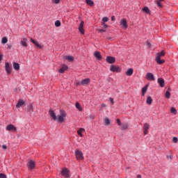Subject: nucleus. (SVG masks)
Listing matches in <instances>:
<instances>
[{"label": "nucleus", "instance_id": "f257e3e1", "mask_svg": "<svg viewBox=\"0 0 178 178\" xmlns=\"http://www.w3.org/2000/svg\"><path fill=\"white\" fill-rule=\"evenodd\" d=\"M49 115L53 120L63 123V122H65V119H66L67 114L65 111L60 110V115L56 116V114H55V111H54V110H49Z\"/></svg>", "mask_w": 178, "mask_h": 178}, {"label": "nucleus", "instance_id": "f03ea898", "mask_svg": "<svg viewBox=\"0 0 178 178\" xmlns=\"http://www.w3.org/2000/svg\"><path fill=\"white\" fill-rule=\"evenodd\" d=\"M165 51L163 50L156 54L155 60L157 63H159V65H162V63H165V60L161 59V58H162V56H165Z\"/></svg>", "mask_w": 178, "mask_h": 178}, {"label": "nucleus", "instance_id": "7ed1b4c3", "mask_svg": "<svg viewBox=\"0 0 178 178\" xmlns=\"http://www.w3.org/2000/svg\"><path fill=\"white\" fill-rule=\"evenodd\" d=\"M75 156L77 161H83L84 156H83V152L79 149L75 150Z\"/></svg>", "mask_w": 178, "mask_h": 178}, {"label": "nucleus", "instance_id": "20e7f679", "mask_svg": "<svg viewBox=\"0 0 178 178\" xmlns=\"http://www.w3.org/2000/svg\"><path fill=\"white\" fill-rule=\"evenodd\" d=\"M110 71L111 72H115V73H120L121 72V70H120V67H119V66H116V65H111L110 66Z\"/></svg>", "mask_w": 178, "mask_h": 178}, {"label": "nucleus", "instance_id": "39448f33", "mask_svg": "<svg viewBox=\"0 0 178 178\" xmlns=\"http://www.w3.org/2000/svg\"><path fill=\"white\" fill-rule=\"evenodd\" d=\"M5 70L7 74H10V73H12V65H10L9 63H5Z\"/></svg>", "mask_w": 178, "mask_h": 178}, {"label": "nucleus", "instance_id": "423d86ee", "mask_svg": "<svg viewBox=\"0 0 178 178\" xmlns=\"http://www.w3.org/2000/svg\"><path fill=\"white\" fill-rule=\"evenodd\" d=\"M26 166L28 168V169H34L35 168V162H34V161L33 160H30L27 164Z\"/></svg>", "mask_w": 178, "mask_h": 178}, {"label": "nucleus", "instance_id": "0eeeda50", "mask_svg": "<svg viewBox=\"0 0 178 178\" xmlns=\"http://www.w3.org/2000/svg\"><path fill=\"white\" fill-rule=\"evenodd\" d=\"M146 79L147 80H149L150 81H155V76H154V74L151 72H148L146 74Z\"/></svg>", "mask_w": 178, "mask_h": 178}, {"label": "nucleus", "instance_id": "6e6552de", "mask_svg": "<svg viewBox=\"0 0 178 178\" xmlns=\"http://www.w3.org/2000/svg\"><path fill=\"white\" fill-rule=\"evenodd\" d=\"M31 42L34 44V45L36 47V48H40V49H42L44 48V46L38 43L37 41L34 40V39L31 38Z\"/></svg>", "mask_w": 178, "mask_h": 178}, {"label": "nucleus", "instance_id": "1a4fd4ad", "mask_svg": "<svg viewBox=\"0 0 178 178\" xmlns=\"http://www.w3.org/2000/svg\"><path fill=\"white\" fill-rule=\"evenodd\" d=\"M106 60L107 62V63H115V62H116V58H115V57H112V56H107L106 58Z\"/></svg>", "mask_w": 178, "mask_h": 178}, {"label": "nucleus", "instance_id": "9d476101", "mask_svg": "<svg viewBox=\"0 0 178 178\" xmlns=\"http://www.w3.org/2000/svg\"><path fill=\"white\" fill-rule=\"evenodd\" d=\"M78 29L81 34H84V21L81 22Z\"/></svg>", "mask_w": 178, "mask_h": 178}, {"label": "nucleus", "instance_id": "9b49d317", "mask_svg": "<svg viewBox=\"0 0 178 178\" xmlns=\"http://www.w3.org/2000/svg\"><path fill=\"white\" fill-rule=\"evenodd\" d=\"M120 26L122 29H127V21L125 19H122L120 21Z\"/></svg>", "mask_w": 178, "mask_h": 178}, {"label": "nucleus", "instance_id": "f8f14e48", "mask_svg": "<svg viewBox=\"0 0 178 178\" xmlns=\"http://www.w3.org/2000/svg\"><path fill=\"white\" fill-rule=\"evenodd\" d=\"M6 130H8V131H16L17 129L13 124H8L6 127Z\"/></svg>", "mask_w": 178, "mask_h": 178}, {"label": "nucleus", "instance_id": "ddd939ff", "mask_svg": "<svg viewBox=\"0 0 178 178\" xmlns=\"http://www.w3.org/2000/svg\"><path fill=\"white\" fill-rule=\"evenodd\" d=\"M90 82H91V80L90 79V78H87V79H83L81 82V84L82 86H87L88 84H90Z\"/></svg>", "mask_w": 178, "mask_h": 178}, {"label": "nucleus", "instance_id": "4468645a", "mask_svg": "<svg viewBox=\"0 0 178 178\" xmlns=\"http://www.w3.org/2000/svg\"><path fill=\"white\" fill-rule=\"evenodd\" d=\"M157 83L159 84L160 87H165V80L163 78H159L157 80Z\"/></svg>", "mask_w": 178, "mask_h": 178}, {"label": "nucleus", "instance_id": "2eb2a0df", "mask_svg": "<svg viewBox=\"0 0 178 178\" xmlns=\"http://www.w3.org/2000/svg\"><path fill=\"white\" fill-rule=\"evenodd\" d=\"M62 176H65V177H69V170L67 168H63L61 171Z\"/></svg>", "mask_w": 178, "mask_h": 178}, {"label": "nucleus", "instance_id": "dca6fc26", "mask_svg": "<svg viewBox=\"0 0 178 178\" xmlns=\"http://www.w3.org/2000/svg\"><path fill=\"white\" fill-rule=\"evenodd\" d=\"M20 46L27 47V38H24L20 41Z\"/></svg>", "mask_w": 178, "mask_h": 178}, {"label": "nucleus", "instance_id": "f3484780", "mask_svg": "<svg viewBox=\"0 0 178 178\" xmlns=\"http://www.w3.org/2000/svg\"><path fill=\"white\" fill-rule=\"evenodd\" d=\"M148 87H149V84L145 85V86L142 88V97H144V95H145V93L148 90Z\"/></svg>", "mask_w": 178, "mask_h": 178}, {"label": "nucleus", "instance_id": "a211bd4d", "mask_svg": "<svg viewBox=\"0 0 178 178\" xmlns=\"http://www.w3.org/2000/svg\"><path fill=\"white\" fill-rule=\"evenodd\" d=\"M94 56L96 57L97 60H101L102 59V56H101V53H99V51H95L94 53Z\"/></svg>", "mask_w": 178, "mask_h": 178}, {"label": "nucleus", "instance_id": "6ab92c4d", "mask_svg": "<svg viewBox=\"0 0 178 178\" xmlns=\"http://www.w3.org/2000/svg\"><path fill=\"white\" fill-rule=\"evenodd\" d=\"M66 70H67V65H63V67H61L60 68L58 72H59V73H65V72H66Z\"/></svg>", "mask_w": 178, "mask_h": 178}, {"label": "nucleus", "instance_id": "aec40b11", "mask_svg": "<svg viewBox=\"0 0 178 178\" xmlns=\"http://www.w3.org/2000/svg\"><path fill=\"white\" fill-rule=\"evenodd\" d=\"M13 69H15V70H20V65L17 63H13Z\"/></svg>", "mask_w": 178, "mask_h": 178}, {"label": "nucleus", "instance_id": "412c9836", "mask_svg": "<svg viewBox=\"0 0 178 178\" xmlns=\"http://www.w3.org/2000/svg\"><path fill=\"white\" fill-rule=\"evenodd\" d=\"M24 104V101H23V99H19L16 105V108H20L21 106H23Z\"/></svg>", "mask_w": 178, "mask_h": 178}, {"label": "nucleus", "instance_id": "4be33fe9", "mask_svg": "<svg viewBox=\"0 0 178 178\" xmlns=\"http://www.w3.org/2000/svg\"><path fill=\"white\" fill-rule=\"evenodd\" d=\"M133 68H129L126 71L125 74L127 76H131L133 74Z\"/></svg>", "mask_w": 178, "mask_h": 178}, {"label": "nucleus", "instance_id": "5701e85b", "mask_svg": "<svg viewBox=\"0 0 178 178\" xmlns=\"http://www.w3.org/2000/svg\"><path fill=\"white\" fill-rule=\"evenodd\" d=\"M120 129L121 130H127V129H129V124L128 123L123 124L121 126Z\"/></svg>", "mask_w": 178, "mask_h": 178}, {"label": "nucleus", "instance_id": "b1692460", "mask_svg": "<svg viewBox=\"0 0 178 178\" xmlns=\"http://www.w3.org/2000/svg\"><path fill=\"white\" fill-rule=\"evenodd\" d=\"M65 59H66L69 62H73V60H74V58H73V56H66L65 57Z\"/></svg>", "mask_w": 178, "mask_h": 178}, {"label": "nucleus", "instance_id": "393cba45", "mask_svg": "<svg viewBox=\"0 0 178 178\" xmlns=\"http://www.w3.org/2000/svg\"><path fill=\"white\" fill-rule=\"evenodd\" d=\"M75 107L76 108V109H78L79 111V112H81V111H83V108H81V106L80 105V103L76 102L75 104Z\"/></svg>", "mask_w": 178, "mask_h": 178}, {"label": "nucleus", "instance_id": "a878e982", "mask_svg": "<svg viewBox=\"0 0 178 178\" xmlns=\"http://www.w3.org/2000/svg\"><path fill=\"white\" fill-rule=\"evenodd\" d=\"M146 102L147 105H151V104H152V98L151 97V96L147 97Z\"/></svg>", "mask_w": 178, "mask_h": 178}, {"label": "nucleus", "instance_id": "bb28decb", "mask_svg": "<svg viewBox=\"0 0 178 178\" xmlns=\"http://www.w3.org/2000/svg\"><path fill=\"white\" fill-rule=\"evenodd\" d=\"M163 1H165V0H157V1H155V3H156V5L159 8H162V2H163Z\"/></svg>", "mask_w": 178, "mask_h": 178}, {"label": "nucleus", "instance_id": "cd10ccee", "mask_svg": "<svg viewBox=\"0 0 178 178\" xmlns=\"http://www.w3.org/2000/svg\"><path fill=\"white\" fill-rule=\"evenodd\" d=\"M104 124L105 126H109L111 124V120H109V118H104Z\"/></svg>", "mask_w": 178, "mask_h": 178}, {"label": "nucleus", "instance_id": "c85d7f7f", "mask_svg": "<svg viewBox=\"0 0 178 178\" xmlns=\"http://www.w3.org/2000/svg\"><path fill=\"white\" fill-rule=\"evenodd\" d=\"M86 3H87V5H89L90 6H94V1H92V0H86Z\"/></svg>", "mask_w": 178, "mask_h": 178}, {"label": "nucleus", "instance_id": "c756f323", "mask_svg": "<svg viewBox=\"0 0 178 178\" xmlns=\"http://www.w3.org/2000/svg\"><path fill=\"white\" fill-rule=\"evenodd\" d=\"M83 131H84V129L83 128H81L79 130L77 131V133L79 134V136H80V137H83Z\"/></svg>", "mask_w": 178, "mask_h": 178}, {"label": "nucleus", "instance_id": "7c9ffc66", "mask_svg": "<svg viewBox=\"0 0 178 178\" xmlns=\"http://www.w3.org/2000/svg\"><path fill=\"white\" fill-rule=\"evenodd\" d=\"M143 12H144L145 13H149V8L148 7H144L143 9H142Z\"/></svg>", "mask_w": 178, "mask_h": 178}, {"label": "nucleus", "instance_id": "2f4dec72", "mask_svg": "<svg viewBox=\"0 0 178 178\" xmlns=\"http://www.w3.org/2000/svg\"><path fill=\"white\" fill-rule=\"evenodd\" d=\"M19 92H20V88H17L14 89L13 90L14 95H17V94H19Z\"/></svg>", "mask_w": 178, "mask_h": 178}, {"label": "nucleus", "instance_id": "473e14b6", "mask_svg": "<svg viewBox=\"0 0 178 178\" xmlns=\"http://www.w3.org/2000/svg\"><path fill=\"white\" fill-rule=\"evenodd\" d=\"M144 130H149V124L145 123L143 127Z\"/></svg>", "mask_w": 178, "mask_h": 178}, {"label": "nucleus", "instance_id": "72a5a7b5", "mask_svg": "<svg viewBox=\"0 0 178 178\" xmlns=\"http://www.w3.org/2000/svg\"><path fill=\"white\" fill-rule=\"evenodd\" d=\"M8 42V38L4 37L1 39V44H6Z\"/></svg>", "mask_w": 178, "mask_h": 178}, {"label": "nucleus", "instance_id": "f704fd0d", "mask_svg": "<svg viewBox=\"0 0 178 178\" xmlns=\"http://www.w3.org/2000/svg\"><path fill=\"white\" fill-rule=\"evenodd\" d=\"M170 112H171V113H173L174 115H176L177 111H176V108H175V107H172L170 108Z\"/></svg>", "mask_w": 178, "mask_h": 178}, {"label": "nucleus", "instance_id": "c9c22d12", "mask_svg": "<svg viewBox=\"0 0 178 178\" xmlns=\"http://www.w3.org/2000/svg\"><path fill=\"white\" fill-rule=\"evenodd\" d=\"M165 97H166L168 99H169V98H170V92L166 91V92H165Z\"/></svg>", "mask_w": 178, "mask_h": 178}, {"label": "nucleus", "instance_id": "e433bc0d", "mask_svg": "<svg viewBox=\"0 0 178 178\" xmlns=\"http://www.w3.org/2000/svg\"><path fill=\"white\" fill-rule=\"evenodd\" d=\"M109 18H108L107 17H104L102 18V23H106V22H108Z\"/></svg>", "mask_w": 178, "mask_h": 178}, {"label": "nucleus", "instance_id": "4c0bfd02", "mask_svg": "<svg viewBox=\"0 0 178 178\" xmlns=\"http://www.w3.org/2000/svg\"><path fill=\"white\" fill-rule=\"evenodd\" d=\"M55 26L56 27H60V21L59 20L56 21Z\"/></svg>", "mask_w": 178, "mask_h": 178}, {"label": "nucleus", "instance_id": "58836bf2", "mask_svg": "<svg viewBox=\"0 0 178 178\" xmlns=\"http://www.w3.org/2000/svg\"><path fill=\"white\" fill-rule=\"evenodd\" d=\"M28 111L29 112H33V105L31 104L28 106Z\"/></svg>", "mask_w": 178, "mask_h": 178}, {"label": "nucleus", "instance_id": "ea45409f", "mask_svg": "<svg viewBox=\"0 0 178 178\" xmlns=\"http://www.w3.org/2000/svg\"><path fill=\"white\" fill-rule=\"evenodd\" d=\"M52 3H56V5H58L59 2H60V0H51Z\"/></svg>", "mask_w": 178, "mask_h": 178}, {"label": "nucleus", "instance_id": "a19ab883", "mask_svg": "<svg viewBox=\"0 0 178 178\" xmlns=\"http://www.w3.org/2000/svg\"><path fill=\"white\" fill-rule=\"evenodd\" d=\"M177 141H178V139H177V137H174V138H172V143H177Z\"/></svg>", "mask_w": 178, "mask_h": 178}, {"label": "nucleus", "instance_id": "79ce46f5", "mask_svg": "<svg viewBox=\"0 0 178 178\" xmlns=\"http://www.w3.org/2000/svg\"><path fill=\"white\" fill-rule=\"evenodd\" d=\"M102 26H103L104 29H108V25L104 22L102 23Z\"/></svg>", "mask_w": 178, "mask_h": 178}, {"label": "nucleus", "instance_id": "37998d69", "mask_svg": "<svg viewBox=\"0 0 178 178\" xmlns=\"http://www.w3.org/2000/svg\"><path fill=\"white\" fill-rule=\"evenodd\" d=\"M97 31H99V33H106V31L105 29H97Z\"/></svg>", "mask_w": 178, "mask_h": 178}, {"label": "nucleus", "instance_id": "c03bdc74", "mask_svg": "<svg viewBox=\"0 0 178 178\" xmlns=\"http://www.w3.org/2000/svg\"><path fill=\"white\" fill-rule=\"evenodd\" d=\"M146 45L147 48H151V43H149L148 41L146 42Z\"/></svg>", "mask_w": 178, "mask_h": 178}, {"label": "nucleus", "instance_id": "a18cd8bd", "mask_svg": "<svg viewBox=\"0 0 178 178\" xmlns=\"http://www.w3.org/2000/svg\"><path fill=\"white\" fill-rule=\"evenodd\" d=\"M117 123H118V126H122V122H120V119H117Z\"/></svg>", "mask_w": 178, "mask_h": 178}, {"label": "nucleus", "instance_id": "49530a36", "mask_svg": "<svg viewBox=\"0 0 178 178\" xmlns=\"http://www.w3.org/2000/svg\"><path fill=\"white\" fill-rule=\"evenodd\" d=\"M0 178H6V175L5 174H0Z\"/></svg>", "mask_w": 178, "mask_h": 178}, {"label": "nucleus", "instance_id": "de8ad7c7", "mask_svg": "<svg viewBox=\"0 0 178 178\" xmlns=\"http://www.w3.org/2000/svg\"><path fill=\"white\" fill-rule=\"evenodd\" d=\"M109 101L112 104V105H113L114 102H113V99L112 97L109 98Z\"/></svg>", "mask_w": 178, "mask_h": 178}, {"label": "nucleus", "instance_id": "09e8293b", "mask_svg": "<svg viewBox=\"0 0 178 178\" xmlns=\"http://www.w3.org/2000/svg\"><path fill=\"white\" fill-rule=\"evenodd\" d=\"M101 106L102 108H106V104L105 103H102Z\"/></svg>", "mask_w": 178, "mask_h": 178}, {"label": "nucleus", "instance_id": "8fccbe9b", "mask_svg": "<svg viewBox=\"0 0 178 178\" xmlns=\"http://www.w3.org/2000/svg\"><path fill=\"white\" fill-rule=\"evenodd\" d=\"M144 134L147 136L148 134V129H144Z\"/></svg>", "mask_w": 178, "mask_h": 178}, {"label": "nucleus", "instance_id": "3c124183", "mask_svg": "<svg viewBox=\"0 0 178 178\" xmlns=\"http://www.w3.org/2000/svg\"><path fill=\"white\" fill-rule=\"evenodd\" d=\"M8 49H10L12 48V44H7Z\"/></svg>", "mask_w": 178, "mask_h": 178}, {"label": "nucleus", "instance_id": "603ef678", "mask_svg": "<svg viewBox=\"0 0 178 178\" xmlns=\"http://www.w3.org/2000/svg\"><path fill=\"white\" fill-rule=\"evenodd\" d=\"M76 86H80V84H81V83H80V81H77L76 82H75Z\"/></svg>", "mask_w": 178, "mask_h": 178}, {"label": "nucleus", "instance_id": "864d4df0", "mask_svg": "<svg viewBox=\"0 0 178 178\" xmlns=\"http://www.w3.org/2000/svg\"><path fill=\"white\" fill-rule=\"evenodd\" d=\"M2 148H3V149H6L7 147L6 145H3Z\"/></svg>", "mask_w": 178, "mask_h": 178}, {"label": "nucleus", "instance_id": "5fc2aeb1", "mask_svg": "<svg viewBox=\"0 0 178 178\" xmlns=\"http://www.w3.org/2000/svg\"><path fill=\"white\" fill-rule=\"evenodd\" d=\"M115 16H112L111 17L112 22H115Z\"/></svg>", "mask_w": 178, "mask_h": 178}, {"label": "nucleus", "instance_id": "6e6d98bb", "mask_svg": "<svg viewBox=\"0 0 178 178\" xmlns=\"http://www.w3.org/2000/svg\"><path fill=\"white\" fill-rule=\"evenodd\" d=\"M3 58V55L0 54V62L2 60Z\"/></svg>", "mask_w": 178, "mask_h": 178}, {"label": "nucleus", "instance_id": "4d7b16f0", "mask_svg": "<svg viewBox=\"0 0 178 178\" xmlns=\"http://www.w3.org/2000/svg\"><path fill=\"white\" fill-rule=\"evenodd\" d=\"M168 159H172V156H167Z\"/></svg>", "mask_w": 178, "mask_h": 178}, {"label": "nucleus", "instance_id": "13d9d810", "mask_svg": "<svg viewBox=\"0 0 178 178\" xmlns=\"http://www.w3.org/2000/svg\"><path fill=\"white\" fill-rule=\"evenodd\" d=\"M137 178H141V175H137Z\"/></svg>", "mask_w": 178, "mask_h": 178}, {"label": "nucleus", "instance_id": "bf43d9fd", "mask_svg": "<svg viewBox=\"0 0 178 178\" xmlns=\"http://www.w3.org/2000/svg\"><path fill=\"white\" fill-rule=\"evenodd\" d=\"M127 169H130V167H127Z\"/></svg>", "mask_w": 178, "mask_h": 178}]
</instances>
